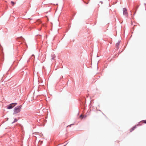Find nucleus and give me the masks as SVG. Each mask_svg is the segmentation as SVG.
<instances>
[{"label": "nucleus", "mask_w": 146, "mask_h": 146, "mask_svg": "<svg viewBox=\"0 0 146 146\" xmlns=\"http://www.w3.org/2000/svg\"><path fill=\"white\" fill-rule=\"evenodd\" d=\"M72 125H73V124H71V125H69L68 126H69L70 127H71V126Z\"/></svg>", "instance_id": "13"}, {"label": "nucleus", "mask_w": 146, "mask_h": 146, "mask_svg": "<svg viewBox=\"0 0 146 146\" xmlns=\"http://www.w3.org/2000/svg\"><path fill=\"white\" fill-rule=\"evenodd\" d=\"M11 3L12 5L13 6L14 5L15 3L13 1H11Z\"/></svg>", "instance_id": "8"}, {"label": "nucleus", "mask_w": 146, "mask_h": 146, "mask_svg": "<svg viewBox=\"0 0 146 146\" xmlns=\"http://www.w3.org/2000/svg\"><path fill=\"white\" fill-rule=\"evenodd\" d=\"M21 39L23 40L24 39V38H22V37H21Z\"/></svg>", "instance_id": "15"}, {"label": "nucleus", "mask_w": 146, "mask_h": 146, "mask_svg": "<svg viewBox=\"0 0 146 146\" xmlns=\"http://www.w3.org/2000/svg\"><path fill=\"white\" fill-rule=\"evenodd\" d=\"M22 107V105L18 106L15 107L14 109L13 115L16 114L20 112Z\"/></svg>", "instance_id": "1"}, {"label": "nucleus", "mask_w": 146, "mask_h": 146, "mask_svg": "<svg viewBox=\"0 0 146 146\" xmlns=\"http://www.w3.org/2000/svg\"><path fill=\"white\" fill-rule=\"evenodd\" d=\"M134 129H134V127H133L130 129V131L131 132V131H133Z\"/></svg>", "instance_id": "7"}, {"label": "nucleus", "mask_w": 146, "mask_h": 146, "mask_svg": "<svg viewBox=\"0 0 146 146\" xmlns=\"http://www.w3.org/2000/svg\"><path fill=\"white\" fill-rule=\"evenodd\" d=\"M34 56V55H33H33H32V56Z\"/></svg>", "instance_id": "17"}, {"label": "nucleus", "mask_w": 146, "mask_h": 146, "mask_svg": "<svg viewBox=\"0 0 146 146\" xmlns=\"http://www.w3.org/2000/svg\"><path fill=\"white\" fill-rule=\"evenodd\" d=\"M84 3H86V4H88V3H89V2H88V3H86V2H84Z\"/></svg>", "instance_id": "12"}, {"label": "nucleus", "mask_w": 146, "mask_h": 146, "mask_svg": "<svg viewBox=\"0 0 146 146\" xmlns=\"http://www.w3.org/2000/svg\"><path fill=\"white\" fill-rule=\"evenodd\" d=\"M62 78H63V76H62Z\"/></svg>", "instance_id": "18"}, {"label": "nucleus", "mask_w": 146, "mask_h": 146, "mask_svg": "<svg viewBox=\"0 0 146 146\" xmlns=\"http://www.w3.org/2000/svg\"><path fill=\"white\" fill-rule=\"evenodd\" d=\"M17 121H18V120L17 119H16V118L14 119V120L13 121L12 123L13 124L15 122H17Z\"/></svg>", "instance_id": "6"}, {"label": "nucleus", "mask_w": 146, "mask_h": 146, "mask_svg": "<svg viewBox=\"0 0 146 146\" xmlns=\"http://www.w3.org/2000/svg\"><path fill=\"white\" fill-rule=\"evenodd\" d=\"M133 127H134V129H135L136 127V126L135 125Z\"/></svg>", "instance_id": "11"}, {"label": "nucleus", "mask_w": 146, "mask_h": 146, "mask_svg": "<svg viewBox=\"0 0 146 146\" xmlns=\"http://www.w3.org/2000/svg\"><path fill=\"white\" fill-rule=\"evenodd\" d=\"M123 14L126 17H127L128 16V13L127 12V9L126 8H124L123 9Z\"/></svg>", "instance_id": "3"}, {"label": "nucleus", "mask_w": 146, "mask_h": 146, "mask_svg": "<svg viewBox=\"0 0 146 146\" xmlns=\"http://www.w3.org/2000/svg\"><path fill=\"white\" fill-rule=\"evenodd\" d=\"M17 103H12L7 106V109H11L14 107L17 104Z\"/></svg>", "instance_id": "2"}, {"label": "nucleus", "mask_w": 146, "mask_h": 146, "mask_svg": "<svg viewBox=\"0 0 146 146\" xmlns=\"http://www.w3.org/2000/svg\"><path fill=\"white\" fill-rule=\"evenodd\" d=\"M100 3H101V4H102V3H103V2L101 1H100Z\"/></svg>", "instance_id": "14"}, {"label": "nucleus", "mask_w": 146, "mask_h": 146, "mask_svg": "<svg viewBox=\"0 0 146 146\" xmlns=\"http://www.w3.org/2000/svg\"><path fill=\"white\" fill-rule=\"evenodd\" d=\"M84 118H85V117H86V115H85V116L84 115Z\"/></svg>", "instance_id": "16"}, {"label": "nucleus", "mask_w": 146, "mask_h": 146, "mask_svg": "<svg viewBox=\"0 0 146 146\" xmlns=\"http://www.w3.org/2000/svg\"><path fill=\"white\" fill-rule=\"evenodd\" d=\"M144 121V123H146V120H143Z\"/></svg>", "instance_id": "10"}, {"label": "nucleus", "mask_w": 146, "mask_h": 146, "mask_svg": "<svg viewBox=\"0 0 146 146\" xmlns=\"http://www.w3.org/2000/svg\"><path fill=\"white\" fill-rule=\"evenodd\" d=\"M51 59L54 60V58L55 57V56L54 54H52L51 55Z\"/></svg>", "instance_id": "5"}, {"label": "nucleus", "mask_w": 146, "mask_h": 146, "mask_svg": "<svg viewBox=\"0 0 146 146\" xmlns=\"http://www.w3.org/2000/svg\"><path fill=\"white\" fill-rule=\"evenodd\" d=\"M80 117L82 118H84V116L82 114H81V115H80Z\"/></svg>", "instance_id": "9"}, {"label": "nucleus", "mask_w": 146, "mask_h": 146, "mask_svg": "<svg viewBox=\"0 0 146 146\" xmlns=\"http://www.w3.org/2000/svg\"><path fill=\"white\" fill-rule=\"evenodd\" d=\"M121 42V40H119L117 43L116 44L115 46L116 48L118 49L119 48V46Z\"/></svg>", "instance_id": "4"}]
</instances>
